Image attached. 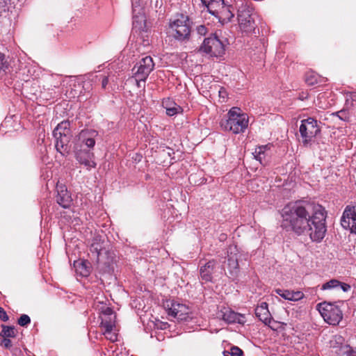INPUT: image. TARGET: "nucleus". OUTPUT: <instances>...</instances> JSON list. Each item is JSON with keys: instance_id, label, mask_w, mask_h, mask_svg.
I'll return each mask as SVG.
<instances>
[{"instance_id": "obj_13", "label": "nucleus", "mask_w": 356, "mask_h": 356, "mask_svg": "<svg viewBox=\"0 0 356 356\" xmlns=\"http://www.w3.org/2000/svg\"><path fill=\"white\" fill-rule=\"evenodd\" d=\"M218 262L211 259L207 262L200 261V279L205 282H212L213 276L218 272Z\"/></svg>"}, {"instance_id": "obj_43", "label": "nucleus", "mask_w": 356, "mask_h": 356, "mask_svg": "<svg viewBox=\"0 0 356 356\" xmlns=\"http://www.w3.org/2000/svg\"><path fill=\"white\" fill-rule=\"evenodd\" d=\"M343 113V111H339V112L336 113V115H338L339 113Z\"/></svg>"}, {"instance_id": "obj_48", "label": "nucleus", "mask_w": 356, "mask_h": 356, "mask_svg": "<svg viewBox=\"0 0 356 356\" xmlns=\"http://www.w3.org/2000/svg\"><path fill=\"white\" fill-rule=\"evenodd\" d=\"M339 118L343 119L342 118V115H340V116L339 115Z\"/></svg>"}, {"instance_id": "obj_2", "label": "nucleus", "mask_w": 356, "mask_h": 356, "mask_svg": "<svg viewBox=\"0 0 356 356\" xmlns=\"http://www.w3.org/2000/svg\"><path fill=\"white\" fill-rule=\"evenodd\" d=\"M221 127L234 134L244 132L248 126V116L238 107L232 108L226 119L220 121Z\"/></svg>"}, {"instance_id": "obj_40", "label": "nucleus", "mask_w": 356, "mask_h": 356, "mask_svg": "<svg viewBox=\"0 0 356 356\" xmlns=\"http://www.w3.org/2000/svg\"><path fill=\"white\" fill-rule=\"evenodd\" d=\"M108 83V78L107 76H104L102 81V88L105 89Z\"/></svg>"}, {"instance_id": "obj_22", "label": "nucleus", "mask_w": 356, "mask_h": 356, "mask_svg": "<svg viewBox=\"0 0 356 356\" xmlns=\"http://www.w3.org/2000/svg\"><path fill=\"white\" fill-rule=\"evenodd\" d=\"M74 267L77 273L83 277H87L90 273V263L88 261H81L74 262Z\"/></svg>"}, {"instance_id": "obj_20", "label": "nucleus", "mask_w": 356, "mask_h": 356, "mask_svg": "<svg viewBox=\"0 0 356 356\" xmlns=\"http://www.w3.org/2000/svg\"><path fill=\"white\" fill-rule=\"evenodd\" d=\"M233 12L234 8L232 5L227 0L225 5H223V7L221 8L217 17H219V19L222 22H230L234 16Z\"/></svg>"}, {"instance_id": "obj_28", "label": "nucleus", "mask_w": 356, "mask_h": 356, "mask_svg": "<svg viewBox=\"0 0 356 356\" xmlns=\"http://www.w3.org/2000/svg\"><path fill=\"white\" fill-rule=\"evenodd\" d=\"M340 284V281L336 279H332L322 285V290L332 289L338 287Z\"/></svg>"}, {"instance_id": "obj_5", "label": "nucleus", "mask_w": 356, "mask_h": 356, "mask_svg": "<svg viewBox=\"0 0 356 356\" xmlns=\"http://www.w3.org/2000/svg\"><path fill=\"white\" fill-rule=\"evenodd\" d=\"M317 309L324 321L330 325H337L343 318L342 312L338 306L330 302H322L317 305Z\"/></svg>"}, {"instance_id": "obj_41", "label": "nucleus", "mask_w": 356, "mask_h": 356, "mask_svg": "<svg viewBox=\"0 0 356 356\" xmlns=\"http://www.w3.org/2000/svg\"><path fill=\"white\" fill-rule=\"evenodd\" d=\"M211 1L212 0H201V2L204 6L207 8V6H209V3H210Z\"/></svg>"}, {"instance_id": "obj_6", "label": "nucleus", "mask_w": 356, "mask_h": 356, "mask_svg": "<svg viewBox=\"0 0 356 356\" xmlns=\"http://www.w3.org/2000/svg\"><path fill=\"white\" fill-rule=\"evenodd\" d=\"M299 131L305 145H307L321 132L318 121L313 118L301 120Z\"/></svg>"}, {"instance_id": "obj_15", "label": "nucleus", "mask_w": 356, "mask_h": 356, "mask_svg": "<svg viewBox=\"0 0 356 356\" xmlns=\"http://www.w3.org/2000/svg\"><path fill=\"white\" fill-rule=\"evenodd\" d=\"M341 225L343 228L356 234V205L345 209L341 219Z\"/></svg>"}, {"instance_id": "obj_46", "label": "nucleus", "mask_w": 356, "mask_h": 356, "mask_svg": "<svg viewBox=\"0 0 356 356\" xmlns=\"http://www.w3.org/2000/svg\"><path fill=\"white\" fill-rule=\"evenodd\" d=\"M219 93H220V96H221V95H222V92L221 90H220V91H219Z\"/></svg>"}, {"instance_id": "obj_45", "label": "nucleus", "mask_w": 356, "mask_h": 356, "mask_svg": "<svg viewBox=\"0 0 356 356\" xmlns=\"http://www.w3.org/2000/svg\"><path fill=\"white\" fill-rule=\"evenodd\" d=\"M3 310L2 307H0V313Z\"/></svg>"}, {"instance_id": "obj_39", "label": "nucleus", "mask_w": 356, "mask_h": 356, "mask_svg": "<svg viewBox=\"0 0 356 356\" xmlns=\"http://www.w3.org/2000/svg\"><path fill=\"white\" fill-rule=\"evenodd\" d=\"M0 319L4 322L8 321L9 319L8 316L7 315L4 309L0 313Z\"/></svg>"}, {"instance_id": "obj_35", "label": "nucleus", "mask_w": 356, "mask_h": 356, "mask_svg": "<svg viewBox=\"0 0 356 356\" xmlns=\"http://www.w3.org/2000/svg\"><path fill=\"white\" fill-rule=\"evenodd\" d=\"M347 356H356V350H353L350 346H346V350L343 352Z\"/></svg>"}, {"instance_id": "obj_24", "label": "nucleus", "mask_w": 356, "mask_h": 356, "mask_svg": "<svg viewBox=\"0 0 356 356\" xmlns=\"http://www.w3.org/2000/svg\"><path fill=\"white\" fill-rule=\"evenodd\" d=\"M225 0H212L207 8L211 15L218 16L221 8L225 5Z\"/></svg>"}, {"instance_id": "obj_33", "label": "nucleus", "mask_w": 356, "mask_h": 356, "mask_svg": "<svg viewBox=\"0 0 356 356\" xmlns=\"http://www.w3.org/2000/svg\"><path fill=\"white\" fill-rule=\"evenodd\" d=\"M103 334L106 336V338L110 340L112 342H114L117 340V334L113 331H110L109 332H106V329H104Z\"/></svg>"}, {"instance_id": "obj_47", "label": "nucleus", "mask_w": 356, "mask_h": 356, "mask_svg": "<svg viewBox=\"0 0 356 356\" xmlns=\"http://www.w3.org/2000/svg\"><path fill=\"white\" fill-rule=\"evenodd\" d=\"M339 118L343 119L342 118V115H340V116L339 115Z\"/></svg>"}, {"instance_id": "obj_10", "label": "nucleus", "mask_w": 356, "mask_h": 356, "mask_svg": "<svg viewBox=\"0 0 356 356\" xmlns=\"http://www.w3.org/2000/svg\"><path fill=\"white\" fill-rule=\"evenodd\" d=\"M242 254L239 252L236 245H229L227 250V267L230 277L235 279L239 274L238 261Z\"/></svg>"}, {"instance_id": "obj_11", "label": "nucleus", "mask_w": 356, "mask_h": 356, "mask_svg": "<svg viewBox=\"0 0 356 356\" xmlns=\"http://www.w3.org/2000/svg\"><path fill=\"white\" fill-rule=\"evenodd\" d=\"M154 67L152 57L147 56L143 58L133 68L136 81H145Z\"/></svg>"}, {"instance_id": "obj_4", "label": "nucleus", "mask_w": 356, "mask_h": 356, "mask_svg": "<svg viewBox=\"0 0 356 356\" xmlns=\"http://www.w3.org/2000/svg\"><path fill=\"white\" fill-rule=\"evenodd\" d=\"M191 24L188 16L184 14L177 15L170 23L174 38L181 42L188 40L191 32Z\"/></svg>"}, {"instance_id": "obj_21", "label": "nucleus", "mask_w": 356, "mask_h": 356, "mask_svg": "<svg viewBox=\"0 0 356 356\" xmlns=\"http://www.w3.org/2000/svg\"><path fill=\"white\" fill-rule=\"evenodd\" d=\"M277 294L284 298L285 300L291 301H298L304 297L303 293L301 291H293L289 290H284L277 289L275 290Z\"/></svg>"}, {"instance_id": "obj_9", "label": "nucleus", "mask_w": 356, "mask_h": 356, "mask_svg": "<svg viewBox=\"0 0 356 356\" xmlns=\"http://www.w3.org/2000/svg\"><path fill=\"white\" fill-rule=\"evenodd\" d=\"M200 51L210 54L211 56H220L225 52V47L216 34H212L204 40Z\"/></svg>"}, {"instance_id": "obj_16", "label": "nucleus", "mask_w": 356, "mask_h": 356, "mask_svg": "<svg viewBox=\"0 0 356 356\" xmlns=\"http://www.w3.org/2000/svg\"><path fill=\"white\" fill-rule=\"evenodd\" d=\"M218 317L227 323H237L239 324H244L245 322V317L244 315L226 308H224L219 312Z\"/></svg>"}, {"instance_id": "obj_38", "label": "nucleus", "mask_w": 356, "mask_h": 356, "mask_svg": "<svg viewBox=\"0 0 356 356\" xmlns=\"http://www.w3.org/2000/svg\"><path fill=\"white\" fill-rule=\"evenodd\" d=\"M339 286H340L341 289H342V291L344 292L348 291L351 288L350 284L343 283V282H340V284Z\"/></svg>"}, {"instance_id": "obj_42", "label": "nucleus", "mask_w": 356, "mask_h": 356, "mask_svg": "<svg viewBox=\"0 0 356 356\" xmlns=\"http://www.w3.org/2000/svg\"><path fill=\"white\" fill-rule=\"evenodd\" d=\"M174 102H170V103L168 104V108H172V104Z\"/></svg>"}, {"instance_id": "obj_12", "label": "nucleus", "mask_w": 356, "mask_h": 356, "mask_svg": "<svg viewBox=\"0 0 356 356\" xmlns=\"http://www.w3.org/2000/svg\"><path fill=\"white\" fill-rule=\"evenodd\" d=\"M91 149H86L79 148V144H74V151L76 159L82 165H84L88 170L96 167V163L94 161V153L90 151Z\"/></svg>"}, {"instance_id": "obj_27", "label": "nucleus", "mask_w": 356, "mask_h": 356, "mask_svg": "<svg viewBox=\"0 0 356 356\" xmlns=\"http://www.w3.org/2000/svg\"><path fill=\"white\" fill-rule=\"evenodd\" d=\"M318 76L314 72H309L305 76V82L309 86H314L318 82Z\"/></svg>"}, {"instance_id": "obj_14", "label": "nucleus", "mask_w": 356, "mask_h": 356, "mask_svg": "<svg viewBox=\"0 0 356 356\" xmlns=\"http://www.w3.org/2000/svg\"><path fill=\"white\" fill-rule=\"evenodd\" d=\"M97 136L98 132L94 129H83L76 136L74 144H79V148H83L85 145L88 149H92Z\"/></svg>"}, {"instance_id": "obj_3", "label": "nucleus", "mask_w": 356, "mask_h": 356, "mask_svg": "<svg viewBox=\"0 0 356 356\" xmlns=\"http://www.w3.org/2000/svg\"><path fill=\"white\" fill-rule=\"evenodd\" d=\"M70 127V122L63 120L53 131L56 151L64 156H67L71 149L69 145L72 136Z\"/></svg>"}, {"instance_id": "obj_44", "label": "nucleus", "mask_w": 356, "mask_h": 356, "mask_svg": "<svg viewBox=\"0 0 356 356\" xmlns=\"http://www.w3.org/2000/svg\"><path fill=\"white\" fill-rule=\"evenodd\" d=\"M224 93H225V92H222V95L220 97H224Z\"/></svg>"}, {"instance_id": "obj_32", "label": "nucleus", "mask_w": 356, "mask_h": 356, "mask_svg": "<svg viewBox=\"0 0 356 356\" xmlns=\"http://www.w3.org/2000/svg\"><path fill=\"white\" fill-rule=\"evenodd\" d=\"M20 326H26L31 323L30 317L26 314H22L17 321Z\"/></svg>"}, {"instance_id": "obj_30", "label": "nucleus", "mask_w": 356, "mask_h": 356, "mask_svg": "<svg viewBox=\"0 0 356 356\" xmlns=\"http://www.w3.org/2000/svg\"><path fill=\"white\" fill-rule=\"evenodd\" d=\"M346 103L347 105L354 106L353 102H356V92H348L346 93Z\"/></svg>"}, {"instance_id": "obj_26", "label": "nucleus", "mask_w": 356, "mask_h": 356, "mask_svg": "<svg viewBox=\"0 0 356 356\" xmlns=\"http://www.w3.org/2000/svg\"><path fill=\"white\" fill-rule=\"evenodd\" d=\"M0 336L5 338H14L16 337V330L14 326L2 325Z\"/></svg>"}, {"instance_id": "obj_29", "label": "nucleus", "mask_w": 356, "mask_h": 356, "mask_svg": "<svg viewBox=\"0 0 356 356\" xmlns=\"http://www.w3.org/2000/svg\"><path fill=\"white\" fill-rule=\"evenodd\" d=\"M223 355L224 356H241L243 350L237 346H232L230 350H225Z\"/></svg>"}, {"instance_id": "obj_34", "label": "nucleus", "mask_w": 356, "mask_h": 356, "mask_svg": "<svg viewBox=\"0 0 356 356\" xmlns=\"http://www.w3.org/2000/svg\"><path fill=\"white\" fill-rule=\"evenodd\" d=\"M196 32L200 35H205L208 32V28L204 25H199L196 27Z\"/></svg>"}, {"instance_id": "obj_1", "label": "nucleus", "mask_w": 356, "mask_h": 356, "mask_svg": "<svg viewBox=\"0 0 356 356\" xmlns=\"http://www.w3.org/2000/svg\"><path fill=\"white\" fill-rule=\"evenodd\" d=\"M281 227L298 236L307 234L313 242H321L327 232V212L314 202L296 201L287 204L281 211Z\"/></svg>"}, {"instance_id": "obj_7", "label": "nucleus", "mask_w": 356, "mask_h": 356, "mask_svg": "<svg viewBox=\"0 0 356 356\" xmlns=\"http://www.w3.org/2000/svg\"><path fill=\"white\" fill-rule=\"evenodd\" d=\"M257 15L248 8L238 10V20L241 30L246 33H254L257 28Z\"/></svg>"}, {"instance_id": "obj_31", "label": "nucleus", "mask_w": 356, "mask_h": 356, "mask_svg": "<svg viewBox=\"0 0 356 356\" xmlns=\"http://www.w3.org/2000/svg\"><path fill=\"white\" fill-rule=\"evenodd\" d=\"M8 69V63L5 59V55L0 52V72H6Z\"/></svg>"}, {"instance_id": "obj_8", "label": "nucleus", "mask_w": 356, "mask_h": 356, "mask_svg": "<svg viewBox=\"0 0 356 356\" xmlns=\"http://www.w3.org/2000/svg\"><path fill=\"white\" fill-rule=\"evenodd\" d=\"M165 307L168 310V315L178 321H187L192 318L190 308L184 304L169 300L165 302Z\"/></svg>"}, {"instance_id": "obj_19", "label": "nucleus", "mask_w": 356, "mask_h": 356, "mask_svg": "<svg viewBox=\"0 0 356 356\" xmlns=\"http://www.w3.org/2000/svg\"><path fill=\"white\" fill-rule=\"evenodd\" d=\"M256 316L266 325L271 322V314L268 308L266 302H261L255 309Z\"/></svg>"}, {"instance_id": "obj_36", "label": "nucleus", "mask_w": 356, "mask_h": 356, "mask_svg": "<svg viewBox=\"0 0 356 356\" xmlns=\"http://www.w3.org/2000/svg\"><path fill=\"white\" fill-rule=\"evenodd\" d=\"M1 345L4 348L9 349L12 347V342L9 339L3 337V340L1 341Z\"/></svg>"}, {"instance_id": "obj_23", "label": "nucleus", "mask_w": 356, "mask_h": 356, "mask_svg": "<svg viewBox=\"0 0 356 356\" xmlns=\"http://www.w3.org/2000/svg\"><path fill=\"white\" fill-rule=\"evenodd\" d=\"M115 318L116 315L102 317L101 327L106 329V332L113 331L115 327Z\"/></svg>"}, {"instance_id": "obj_18", "label": "nucleus", "mask_w": 356, "mask_h": 356, "mask_svg": "<svg viewBox=\"0 0 356 356\" xmlns=\"http://www.w3.org/2000/svg\"><path fill=\"white\" fill-rule=\"evenodd\" d=\"M269 149L270 147L268 145L257 147L253 152V156L261 164L265 165L269 161L270 156Z\"/></svg>"}, {"instance_id": "obj_25", "label": "nucleus", "mask_w": 356, "mask_h": 356, "mask_svg": "<svg viewBox=\"0 0 356 356\" xmlns=\"http://www.w3.org/2000/svg\"><path fill=\"white\" fill-rule=\"evenodd\" d=\"M169 103H170L169 99L163 102V106L165 108L166 114L168 116H174L183 111L182 108L176 103L172 104V108H168Z\"/></svg>"}, {"instance_id": "obj_17", "label": "nucleus", "mask_w": 356, "mask_h": 356, "mask_svg": "<svg viewBox=\"0 0 356 356\" xmlns=\"http://www.w3.org/2000/svg\"><path fill=\"white\" fill-rule=\"evenodd\" d=\"M57 191L56 202L63 208H69L72 199L66 187L65 186H57Z\"/></svg>"}, {"instance_id": "obj_37", "label": "nucleus", "mask_w": 356, "mask_h": 356, "mask_svg": "<svg viewBox=\"0 0 356 356\" xmlns=\"http://www.w3.org/2000/svg\"><path fill=\"white\" fill-rule=\"evenodd\" d=\"M103 316L106 317L111 315H115V314L113 312V309L110 307L105 308L104 310L102 312Z\"/></svg>"}]
</instances>
